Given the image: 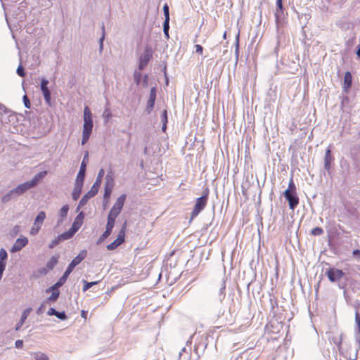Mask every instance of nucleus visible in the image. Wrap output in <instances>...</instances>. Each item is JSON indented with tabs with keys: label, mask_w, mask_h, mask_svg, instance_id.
I'll use <instances>...</instances> for the list:
<instances>
[{
	"label": "nucleus",
	"mask_w": 360,
	"mask_h": 360,
	"mask_svg": "<svg viewBox=\"0 0 360 360\" xmlns=\"http://www.w3.org/2000/svg\"><path fill=\"white\" fill-rule=\"evenodd\" d=\"M93 129L92 114L88 106L84 109V124L82 130V145H84L89 140Z\"/></svg>",
	"instance_id": "2"
},
{
	"label": "nucleus",
	"mask_w": 360,
	"mask_h": 360,
	"mask_svg": "<svg viewBox=\"0 0 360 360\" xmlns=\"http://www.w3.org/2000/svg\"><path fill=\"white\" fill-rule=\"evenodd\" d=\"M58 285V283L56 282L54 285H53L52 286H51L50 288H49L46 290V292L47 293L51 292V295L47 298V302H53L58 300L59 295H60V291H59L58 288L60 287H61L62 285Z\"/></svg>",
	"instance_id": "10"
},
{
	"label": "nucleus",
	"mask_w": 360,
	"mask_h": 360,
	"mask_svg": "<svg viewBox=\"0 0 360 360\" xmlns=\"http://www.w3.org/2000/svg\"><path fill=\"white\" fill-rule=\"evenodd\" d=\"M104 173L105 172L103 168L99 170L96 179L93 186H91V190L87 193H86L80 200L79 205L77 207V211H79L83 206H84L87 203L88 200L90 198H93L97 194V193L98 192L99 187L102 182V179L104 176Z\"/></svg>",
	"instance_id": "1"
},
{
	"label": "nucleus",
	"mask_w": 360,
	"mask_h": 360,
	"mask_svg": "<svg viewBox=\"0 0 360 360\" xmlns=\"http://www.w3.org/2000/svg\"><path fill=\"white\" fill-rule=\"evenodd\" d=\"M16 72L20 77H24L25 75V70L21 65L18 67Z\"/></svg>",
	"instance_id": "45"
},
{
	"label": "nucleus",
	"mask_w": 360,
	"mask_h": 360,
	"mask_svg": "<svg viewBox=\"0 0 360 360\" xmlns=\"http://www.w3.org/2000/svg\"><path fill=\"white\" fill-rule=\"evenodd\" d=\"M84 217V214L82 212H81L77 216L75 220H77L79 222H82V220H83Z\"/></svg>",
	"instance_id": "52"
},
{
	"label": "nucleus",
	"mask_w": 360,
	"mask_h": 360,
	"mask_svg": "<svg viewBox=\"0 0 360 360\" xmlns=\"http://www.w3.org/2000/svg\"><path fill=\"white\" fill-rule=\"evenodd\" d=\"M276 6L277 9L275 12V17L276 23L278 25L283 14V0H276Z\"/></svg>",
	"instance_id": "16"
},
{
	"label": "nucleus",
	"mask_w": 360,
	"mask_h": 360,
	"mask_svg": "<svg viewBox=\"0 0 360 360\" xmlns=\"http://www.w3.org/2000/svg\"><path fill=\"white\" fill-rule=\"evenodd\" d=\"M6 265V264H5L0 263V281L2 278L3 273L5 270Z\"/></svg>",
	"instance_id": "53"
},
{
	"label": "nucleus",
	"mask_w": 360,
	"mask_h": 360,
	"mask_svg": "<svg viewBox=\"0 0 360 360\" xmlns=\"http://www.w3.org/2000/svg\"><path fill=\"white\" fill-rule=\"evenodd\" d=\"M195 52L196 53H198L200 54H202V50H203V48L201 45H199V44H197L195 46Z\"/></svg>",
	"instance_id": "55"
},
{
	"label": "nucleus",
	"mask_w": 360,
	"mask_h": 360,
	"mask_svg": "<svg viewBox=\"0 0 360 360\" xmlns=\"http://www.w3.org/2000/svg\"><path fill=\"white\" fill-rule=\"evenodd\" d=\"M311 233L314 236H320L323 233V230L321 227H316L311 230Z\"/></svg>",
	"instance_id": "40"
},
{
	"label": "nucleus",
	"mask_w": 360,
	"mask_h": 360,
	"mask_svg": "<svg viewBox=\"0 0 360 360\" xmlns=\"http://www.w3.org/2000/svg\"><path fill=\"white\" fill-rule=\"evenodd\" d=\"M152 57V51L150 48H146L144 52L141 55L139 58V68L140 70H143L148 63L150 59Z\"/></svg>",
	"instance_id": "9"
},
{
	"label": "nucleus",
	"mask_w": 360,
	"mask_h": 360,
	"mask_svg": "<svg viewBox=\"0 0 360 360\" xmlns=\"http://www.w3.org/2000/svg\"><path fill=\"white\" fill-rule=\"evenodd\" d=\"M83 283H84V286H83V289L82 290H83L84 292L86 291L90 288H91L92 286H94V285L98 283L97 281L87 282V281H86L84 280L83 281Z\"/></svg>",
	"instance_id": "34"
},
{
	"label": "nucleus",
	"mask_w": 360,
	"mask_h": 360,
	"mask_svg": "<svg viewBox=\"0 0 360 360\" xmlns=\"http://www.w3.org/2000/svg\"><path fill=\"white\" fill-rule=\"evenodd\" d=\"M208 195L209 191L207 188L203 191L202 195L196 199L194 208L191 212V220L196 217L200 214V212L205 207L207 202Z\"/></svg>",
	"instance_id": "5"
},
{
	"label": "nucleus",
	"mask_w": 360,
	"mask_h": 360,
	"mask_svg": "<svg viewBox=\"0 0 360 360\" xmlns=\"http://www.w3.org/2000/svg\"><path fill=\"white\" fill-rule=\"evenodd\" d=\"M169 20H165V21L163 22V32H169Z\"/></svg>",
	"instance_id": "51"
},
{
	"label": "nucleus",
	"mask_w": 360,
	"mask_h": 360,
	"mask_svg": "<svg viewBox=\"0 0 360 360\" xmlns=\"http://www.w3.org/2000/svg\"><path fill=\"white\" fill-rule=\"evenodd\" d=\"M141 74L140 72H135L134 73V79L137 84H139L141 82Z\"/></svg>",
	"instance_id": "50"
},
{
	"label": "nucleus",
	"mask_w": 360,
	"mask_h": 360,
	"mask_svg": "<svg viewBox=\"0 0 360 360\" xmlns=\"http://www.w3.org/2000/svg\"><path fill=\"white\" fill-rule=\"evenodd\" d=\"M48 84H49V81L46 79H45V78L41 79V84H40L41 92L49 90L48 88Z\"/></svg>",
	"instance_id": "36"
},
{
	"label": "nucleus",
	"mask_w": 360,
	"mask_h": 360,
	"mask_svg": "<svg viewBox=\"0 0 360 360\" xmlns=\"http://www.w3.org/2000/svg\"><path fill=\"white\" fill-rule=\"evenodd\" d=\"M115 219L110 218L108 217L107 224L105 226V230L112 233V229L115 226Z\"/></svg>",
	"instance_id": "27"
},
{
	"label": "nucleus",
	"mask_w": 360,
	"mask_h": 360,
	"mask_svg": "<svg viewBox=\"0 0 360 360\" xmlns=\"http://www.w3.org/2000/svg\"><path fill=\"white\" fill-rule=\"evenodd\" d=\"M8 258V254L5 249L1 248L0 250V263L6 264V260Z\"/></svg>",
	"instance_id": "30"
},
{
	"label": "nucleus",
	"mask_w": 360,
	"mask_h": 360,
	"mask_svg": "<svg viewBox=\"0 0 360 360\" xmlns=\"http://www.w3.org/2000/svg\"><path fill=\"white\" fill-rule=\"evenodd\" d=\"M46 173V172L38 173L32 178V180L21 184L15 187L14 189L18 196L22 195L29 189L37 186L40 179H41Z\"/></svg>",
	"instance_id": "4"
},
{
	"label": "nucleus",
	"mask_w": 360,
	"mask_h": 360,
	"mask_svg": "<svg viewBox=\"0 0 360 360\" xmlns=\"http://www.w3.org/2000/svg\"><path fill=\"white\" fill-rule=\"evenodd\" d=\"M32 360H49L47 354L41 352H31Z\"/></svg>",
	"instance_id": "20"
},
{
	"label": "nucleus",
	"mask_w": 360,
	"mask_h": 360,
	"mask_svg": "<svg viewBox=\"0 0 360 360\" xmlns=\"http://www.w3.org/2000/svg\"><path fill=\"white\" fill-rule=\"evenodd\" d=\"M352 84V77L350 72L347 71L345 74L344 77V84H343V90L345 92L347 93L351 88Z\"/></svg>",
	"instance_id": "15"
},
{
	"label": "nucleus",
	"mask_w": 360,
	"mask_h": 360,
	"mask_svg": "<svg viewBox=\"0 0 360 360\" xmlns=\"http://www.w3.org/2000/svg\"><path fill=\"white\" fill-rule=\"evenodd\" d=\"M59 236L61 240H65L71 238L74 236V233H72L71 231L68 230Z\"/></svg>",
	"instance_id": "33"
},
{
	"label": "nucleus",
	"mask_w": 360,
	"mask_h": 360,
	"mask_svg": "<svg viewBox=\"0 0 360 360\" xmlns=\"http://www.w3.org/2000/svg\"><path fill=\"white\" fill-rule=\"evenodd\" d=\"M81 225H82V222H79L77 220H75L71 228L69 230L71 231V232L75 234L78 231V229L80 228Z\"/></svg>",
	"instance_id": "32"
},
{
	"label": "nucleus",
	"mask_w": 360,
	"mask_h": 360,
	"mask_svg": "<svg viewBox=\"0 0 360 360\" xmlns=\"http://www.w3.org/2000/svg\"><path fill=\"white\" fill-rule=\"evenodd\" d=\"M40 228H41L40 224L37 225V226H34V224L30 230V233L32 235H36L39 232Z\"/></svg>",
	"instance_id": "46"
},
{
	"label": "nucleus",
	"mask_w": 360,
	"mask_h": 360,
	"mask_svg": "<svg viewBox=\"0 0 360 360\" xmlns=\"http://www.w3.org/2000/svg\"><path fill=\"white\" fill-rule=\"evenodd\" d=\"M112 191V188L105 187L103 198L105 199L109 198L111 195Z\"/></svg>",
	"instance_id": "43"
},
{
	"label": "nucleus",
	"mask_w": 360,
	"mask_h": 360,
	"mask_svg": "<svg viewBox=\"0 0 360 360\" xmlns=\"http://www.w3.org/2000/svg\"><path fill=\"white\" fill-rule=\"evenodd\" d=\"M22 100H23V103H24L25 107L26 108H30V100H29L28 97L26 95H25L23 96Z\"/></svg>",
	"instance_id": "49"
},
{
	"label": "nucleus",
	"mask_w": 360,
	"mask_h": 360,
	"mask_svg": "<svg viewBox=\"0 0 360 360\" xmlns=\"http://www.w3.org/2000/svg\"><path fill=\"white\" fill-rule=\"evenodd\" d=\"M125 200H126V195L125 194L121 195L117 199L116 202H115V204L112 207L122 211L123 205L125 202Z\"/></svg>",
	"instance_id": "21"
},
{
	"label": "nucleus",
	"mask_w": 360,
	"mask_h": 360,
	"mask_svg": "<svg viewBox=\"0 0 360 360\" xmlns=\"http://www.w3.org/2000/svg\"><path fill=\"white\" fill-rule=\"evenodd\" d=\"M15 346L16 348H22L23 346V341L22 340H18L15 342Z\"/></svg>",
	"instance_id": "54"
},
{
	"label": "nucleus",
	"mask_w": 360,
	"mask_h": 360,
	"mask_svg": "<svg viewBox=\"0 0 360 360\" xmlns=\"http://www.w3.org/2000/svg\"><path fill=\"white\" fill-rule=\"evenodd\" d=\"M83 184L84 181H80L79 179H76L75 188L72 193V197L74 200H77L79 198L82 193Z\"/></svg>",
	"instance_id": "14"
},
{
	"label": "nucleus",
	"mask_w": 360,
	"mask_h": 360,
	"mask_svg": "<svg viewBox=\"0 0 360 360\" xmlns=\"http://www.w3.org/2000/svg\"><path fill=\"white\" fill-rule=\"evenodd\" d=\"M111 234L110 232L108 231H105L103 232V233L100 236L99 239H98V243H101L102 241H103L105 238H107Z\"/></svg>",
	"instance_id": "42"
},
{
	"label": "nucleus",
	"mask_w": 360,
	"mask_h": 360,
	"mask_svg": "<svg viewBox=\"0 0 360 360\" xmlns=\"http://www.w3.org/2000/svg\"><path fill=\"white\" fill-rule=\"evenodd\" d=\"M86 250H82L78 255L75 257L72 262L68 265L67 269L65 270L63 275L61 276V278L57 281L58 285H63L67 281L68 277L71 274V272L73 271L75 267L78 265L86 256Z\"/></svg>",
	"instance_id": "3"
},
{
	"label": "nucleus",
	"mask_w": 360,
	"mask_h": 360,
	"mask_svg": "<svg viewBox=\"0 0 360 360\" xmlns=\"http://www.w3.org/2000/svg\"><path fill=\"white\" fill-rule=\"evenodd\" d=\"M331 161L332 156L330 155V150L328 149L326 152L324 158V167L326 169L328 170L330 169Z\"/></svg>",
	"instance_id": "22"
},
{
	"label": "nucleus",
	"mask_w": 360,
	"mask_h": 360,
	"mask_svg": "<svg viewBox=\"0 0 360 360\" xmlns=\"http://www.w3.org/2000/svg\"><path fill=\"white\" fill-rule=\"evenodd\" d=\"M167 122L162 123V131L164 132L166 131L167 129Z\"/></svg>",
	"instance_id": "62"
},
{
	"label": "nucleus",
	"mask_w": 360,
	"mask_h": 360,
	"mask_svg": "<svg viewBox=\"0 0 360 360\" xmlns=\"http://www.w3.org/2000/svg\"><path fill=\"white\" fill-rule=\"evenodd\" d=\"M101 29H102V36H101V37L99 39V51L100 52L103 51V41H104V39H105V27H104L103 24L102 25Z\"/></svg>",
	"instance_id": "31"
},
{
	"label": "nucleus",
	"mask_w": 360,
	"mask_h": 360,
	"mask_svg": "<svg viewBox=\"0 0 360 360\" xmlns=\"http://www.w3.org/2000/svg\"><path fill=\"white\" fill-rule=\"evenodd\" d=\"M88 157H89V153L86 152V153L84 156L83 160L81 163L79 171L77 178H76V179H79V181H84L86 167V160L88 159Z\"/></svg>",
	"instance_id": "13"
},
{
	"label": "nucleus",
	"mask_w": 360,
	"mask_h": 360,
	"mask_svg": "<svg viewBox=\"0 0 360 360\" xmlns=\"http://www.w3.org/2000/svg\"><path fill=\"white\" fill-rule=\"evenodd\" d=\"M45 218H46L45 212H43V211L40 212L37 214V217H36V219L34 220V226L40 224V226H41L42 223H43V221H44V220L45 219Z\"/></svg>",
	"instance_id": "25"
},
{
	"label": "nucleus",
	"mask_w": 360,
	"mask_h": 360,
	"mask_svg": "<svg viewBox=\"0 0 360 360\" xmlns=\"http://www.w3.org/2000/svg\"><path fill=\"white\" fill-rule=\"evenodd\" d=\"M161 122L162 123L167 122V110H164L161 115Z\"/></svg>",
	"instance_id": "47"
},
{
	"label": "nucleus",
	"mask_w": 360,
	"mask_h": 360,
	"mask_svg": "<svg viewBox=\"0 0 360 360\" xmlns=\"http://www.w3.org/2000/svg\"><path fill=\"white\" fill-rule=\"evenodd\" d=\"M355 339L360 343V314L357 311L355 313Z\"/></svg>",
	"instance_id": "19"
},
{
	"label": "nucleus",
	"mask_w": 360,
	"mask_h": 360,
	"mask_svg": "<svg viewBox=\"0 0 360 360\" xmlns=\"http://www.w3.org/2000/svg\"><path fill=\"white\" fill-rule=\"evenodd\" d=\"M42 94H43L44 100L46 102V103L48 105H51V92H50V91L48 90V91H42Z\"/></svg>",
	"instance_id": "37"
},
{
	"label": "nucleus",
	"mask_w": 360,
	"mask_h": 360,
	"mask_svg": "<svg viewBox=\"0 0 360 360\" xmlns=\"http://www.w3.org/2000/svg\"><path fill=\"white\" fill-rule=\"evenodd\" d=\"M356 55L360 58V45L357 47Z\"/></svg>",
	"instance_id": "63"
},
{
	"label": "nucleus",
	"mask_w": 360,
	"mask_h": 360,
	"mask_svg": "<svg viewBox=\"0 0 360 360\" xmlns=\"http://www.w3.org/2000/svg\"><path fill=\"white\" fill-rule=\"evenodd\" d=\"M0 112H4L5 113H7V112H8V110L4 105L0 103Z\"/></svg>",
	"instance_id": "59"
},
{
	"label": "nucleus",
	"mask_w": 360,
	"mask_h": 360,
	"mask_svg": "<svg viewBox=\"0 0 360 360\" xmlns=\"http://www.w3.org/2000/svg\"><path fill=\"white\" fill-rule=\"evenodd\" d=\"M238 41H237L236 49V53L238 54Z\"/></svg>",
	"instance_id": "64"
},
{
	"label": "nucleus",
	"mask_w": 360,
	"mask_h": 360,
	"mask_svg": "<svg viewBox=\"0 0 360 360\" xmlns=\"http://www.w3.org/2000/svg\"><path fill=\"white\" fill-rule=\"evenodd\" d=\"M48 84H49V81L46 79H45V78L41 79V84H40L41 92L49 90L48 88Z\"/></svg>",
	"instance_id": "35"
},
{
	"label": "nucleus",
	"mask_w": 360,
	"mask_h": 360,
	"mask_svg": "<svg viewBox=\"0 0 360 360\" xmlns=\"http://www.w3.org/2000/svg\"><path fill=\"white\" fill-rule=\"evenodd\" d=\"M352 255H353L354 256H360V250H358V249H357V250H353V252H352Z\"/></svg>",
	"instance_id": "61"
},
{
	"label": "nucleus",
	"mask_w": 360,
	"mask_h": 360,
	"mask_svg": "<svg viewBox=\"0 0 360 360\" xmlns=\"http://www.w3.org/2000/svg\"><path fill=\"white\" fill-rule=\"evenodd\" d=\"M43 309H44V304H41V306L37 310V314H41L43 312Z\"/></svg>",
	"instance_id": "60"
},
{
	"label": "nucleus",
	"mask_w": 360,
	"mask_h": 360,
	"mask_svg": "<svg viewBox=\"0 0 360 360\" xmlns=\"http://www.w3.org/2000/svg\"><path fill=\"white\" fill-rule=\"evenodd\" d=\"M148 77L147 75H145L143 77V81H142V85L144 87H146L148 86Z\"/></svg>",
	"instance_id": "56"
},
{
	"label": "nucleus",
	"mask_w": 360,
	"mask_h": 360,
	"mask_svg": "<svg viewBox=\"0 0 360 360\" xmlns=\"http://www.w3.org/2000/svg\"><path fill=\"white\" fill-rule=\"evenodd\" d=\"M225 288H226L225 282L223 281L221 285L220 289H219L220 295H222L224 293V290H225Z\"/></svg>",
	"instance_id": "58"
},
{
	"label": "nucleus",
	"mask_w": 360,
	"mask_h": 360,
	"mask_svg": "<svg viewBox=\"0 0 360 360\" xmlns=\"http://www.w3.org/2000/svg\"><path fill=\"white\" fill-rule=\"evenodd\" d=\"M163 12L165 15V20H169V9L167 4H165L163 6Z\"/></svg>",
	"instance_id": "41"
},
{
	"label": "nucleus",
	"mask_w": 360,
	"mask_h": 360,
	"mask_svg": "<svg viewBox=\"0 0 360 360\" xmlns=\"http://www.w3.org/2000/svg\"><path fill=\"white\" fill-rule=\"evenodd\" d=\"M60 241H62V240L60 238V236H58L56 238H55L53 240H51V242L49 245V248L51 249L53 248L57 245H58Z\"/></svg>",
	"instance_id": "38"
},
{
	"label": "nucleus",
	"mask_w": 360,
	"mask_h": 360,
	"mask_svg": "<svg viewBox=\"0 0 360 360\" xmlns=\"http://www.w3.org/2000/svg\"><path fill=\"white\" fill-rule=\"evenodd\" d=\"M28 243L26 237L18 238L11 249V252H17L22 250Z\"/></svg>",
	"instance_id": "12"
},
{
	"label": "nucleus",
	"mask_w": 360,
	"mask_h": 360,
	"mask_svg": "<svg viewBox=\"0 0 360 360\" xmlns=\"http://www.w3.org/2000/svg\"><path fill=\"white\" fill-rule=\"evenodd\" d=\"M18 197V196L17 193H15V189L13 188L11 191H9L6 194H5L4 195L2 196L1 202H2V203L5 204V203L10 202L13 199H15Z\"/></svg>",
	"instance_id": "18"
},
{
	"label": "nucleus",
	"mask_w": 360,
	"mask_h": 360,
	"mask_svg": "<svg viewBox=\"0 0 360 360\" xmlns=\"http://www.w3.org/2000/svg\"><path fill=\"white\" fill-rule=\"evenodd\" d=\"M105 187L113 188L114 180H113L112 176L110 174H108L105 176Z\"/></svg>",
	"instance_id": "26"
},
{
	"label": "nucleus",
	"mask_w": 360,
	"mask_h": 360,
	"mask_svg": "<svg viewBox=\"0 0 360 360\" xmlns=\"http://www.w3.org/2000/svg\"><path fill=\"white\" fill-rule=\"evenodd\" d=\"M103 117L105 120V122H108L109 118L111 117V112H110V110L108 109L105 110L103 114Z\"/></svg>",
	"instance_id": "48"
},
{
	"label": "nucleus",
	"mask_w": 360,
	"mask_h": 360,
	"mask_svg": "<svg viewBox=\"0 0 360 360\" xmlns=\"http://www.w3.org/2000/svg\"><path fill=\"white\" fill-rule=\"evenodd\" d=\"M326 275L330 282L335 283L339 281L345 276V273L340 269L333 267L326 271Z\"/></svg>",
	"instance_id": "8"
},
{
	"label": "nucleus",
	"mask_w": 360,
	"mask_h": 360,
	"mask_svg": "<svg viewBox=\"0 0 360 360\" xmlns=\"http://www.w3.org/2000/svg\"><path fill=\"white\" fill-rule=\"evenodd\" d=\"M283 195L285 200L288 202L290 209L294 210L299 204V197L297 192H290V191H285Z\"/></svg>",
	"instance_id": "7"
},
{
	"label": "nucleus",
	"mask_w": 360,
	"mask_h": 360,
	"mask_svg": "<svg viewBox=\"0 0 360 360\" xmlns=\"http://www.w3.org/2000/svg\"><path fill=\"white\" fill-rule=\"evenodd\" d=\"M120 212H121V210L112 207L111 208L108 217L110 218L116 219V218L117 217V216L120 214Z\"/></svg>",
	"instance_id": "29"
},
{
	"label": "nucleus",
	"mask_w": 360,
	"mask_h": 360,
	"mask_svg": "<svg viewBox=\"0 0 360 360\" xmlns=\"http://www.w3.org/2000/svg\"><path fill=\"white\" fill-rule=\"evenodd\" d=\"M156 99V88L152 87L150 91L149 98L147 101V105L146 111L148 114H150L153 110Z\"/></svg>",
	"instance_id": "11"
},
{
	"label": "nucleus",
	"mask_w": 360,
	"mask_h": 360,
	"mask_svg": "<svg viewBox=\"0 0 360 360\" xmlns=\"http://www.w3.org/2000/svg\"><path fill=\"white\" fill-rule=\"evenodd\" d=\"M343 339V334L341 333L338 336H333L331 338L330 340L335 344L339 349L341 348V344Z\"/></svg>",
	"instance_id": "24"
},
{
	"label": "nucleus",
	"mask_w": 360,
	"mask_h": 360,
	"mask_svg": "<svg viewBox=\"0 0 360 360\" xmlns=\"http://www.w3.org/2000/svg\"><path fill=\"white\" fill-rule=\"evenodd\" d=\"M285 191H290V192H297L296 186L294 184L292 177L290 178L289 184H288V187Z\"/></svg>",
	"instance_id": "39"
},
{
	"label": "nucleus",
	"mask_w": 360,
	"mask_h": 360,
	"mask_svg": "<svg viewBox=\"0 0 360 360\" xmlns=\"http://www.w3.org/2000/svg\"><path fill=\"white\" fill-rule=\"evenodd\" d=\"M57 311L53 308H50L47 311L49 316H56Z\"/></svg>",
	"instance_id": "57"
},
{
	"label": "nucleus",
	"mask_w": 360,
	"mask_h": 360,
	"mask_svg": "<svg viewBox=\"0 0 360 360\" xmlns=\"http://www.w3.org/2000/svg\"><path fill=\"white\" fill-rule=\"evenodd\" d=\"M68 210H69V206L68 205H65L61 207V209L60 210V212H59L60 217L62 219L66 217V216L68 214ZM62 221H63V219L59 221L58 223L61 222Z\"/></svg>",
	"instance_id": "28"
},
{
	"label": "nucleus",
	"mask_w": 360,
	"mask_h": 360,
	"mask_svg": "<svg viewBox=\"0 0 360 360\" xmlns=\"http://www.w3.org/2000/svg\"><path fill=\"white\" fill-rule=\"evenodd\" d=\"M58 261V257L53 256L46 263V268L48 270H51L57 264Z\"/></svg>",
	"instance_id": "23"
},
{
	"label": "nucleus",
	"mask_w": 360,
	"mask_h": 360,
	"mask_svg": "<svg viewBox=\"0 0 360 360\" xmlns=\"http://www.w3.org/2000/svg\"><path fill=\"white\" fill-rule=\"evenodd\" d=\"M56 316L58 319H60V320H63H63H66V319H67V318H68V317H67V316H66V314H65V311H61V312H60V311H57V312H56Z\"/></svg>",
	"instance_id": "44"
},
{
	"label": "nucleus",
	"mask_w": 360,
	"mask_h": 360,
	"mask_svg": "<svg viewBox=\"0 0 360 360\" xmlns=\"http://www.w3.org/2000/svg\"><path fill=\"white\" fill-rule=\"evenodd\" d=\"M127 229V221L123 224L118 235L117 238L108 245H107V249L108 250H113L116 249L118 246H120L124 241L125 237V231Z\"/></svg>",
	"instance_id": "6"
},
{
	"label": "nucleus",
	"mask_w": 360,
	"mask_h": 360,
	"mask_svg": "<svg viewBox=\"0 0 360 360\" xmlns=\"http://www.w3.org/2000/svg\"><path fill=\"white\" fill-rule=\"evenodd\" d=\"M32 308L29 307L22 311L20 319L19 322L16 324L15 330H18L22 327L25 320L27 319V316L30 314Z\"/></svg>",
	"instance_id": "17"
}]
</instances>
